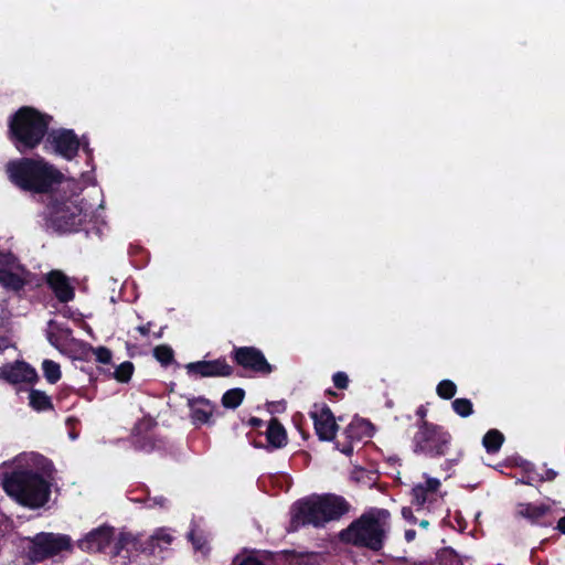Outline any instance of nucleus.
<instances>
[{
  "mask_svg": "<svg viewBox=\"0 0 565 565\" xmlns=\"http://www.w3.org/2000/svg\"><path fill=\"white\" fill-rule=\"evenodd\" d=\"M340 451L347 456H350L353 452V447L351 444H348V445L343 446V448H341Z\"/></svg>",
  "mask_w": 565,
  "mask_h": 565,
  "instance_id": "51",
  "label": "nucleus"
},
{
  "mask_svg": "<svg viewBox=\"0 0 565 565\" xmlns=\"http://www.w3.org/2000/svg\"><path fill=\"white\" fill-rule=\"evenodd\" d=\"M72 550V540L66 534L41 533L36 535L29 556L33 562H42L63 551Z\"/></svg>",
  "mask_w": 565,
  "mask_h": 565,
  "instance_id": "9",
  "label": "nucleus"
},
{
  "mask_svg": "<svg viewBox=\"0 0 565 565\" xmlns=\"http://www.w3.org/2000/svg\"><path fill=\"white\" fill-rule=\"evenodd\" d=\"M113 529L108 526L97 527L87 533L83 539L77 541V546L84 552H103L105 551L113 537Z\"/></svg>",
  "mask_w": 565,
  "mask_h": 565,
  "instance_id": "17",
  "label": "nucleus"
},
{
  "mask_svg": "<svg viewBox=\"0 0 565 565\" xmlns=\"http://www.w3.org/2000/svg\"><path fill=\"white\" fill-rule=\"evenodd\" d=\"M8 180L20 191L51 196L64 180V174L42 157H22L7 162Z\"/></svg>",
  "mask_w": 565,
  "mask_h": 565,
  "instance_id": "1",
  "label": "nucleus"
},
{
  "mask_svg": "<svg viewBox=\"0 0 565 565\" xmlns=\"http://www.w3.org/2000/svg\"><path fill=\"white\" fill-rule=\"evenodd\" d=\"M0 377L10 384H31L38 381V373L29 363L17 361L13 364L2 366Z\"/></svg>",
  "mask_w": 565,
  "mask_h": 565,
  "instance_id": "16",
  "label": "nucleus"
},
{
  "mask_svg": "<svg viewBox=\"0 0 565 565\" xmlns=\"http://www.w3.org/2000/svg\"><path fill=\"white\" fill-rule=\"evenodd\" d=\"M556 529L565 535V515L558 520Z\"/></svg>",
  "mask_w": 565,
  "mask_h": 565,
  "instance_id": "50",
  "label": "nucleus"
},
{
  "mask_svg": "<svg viewBox=\"0 0 565 565\" xmlns=\"http://www.w3.org/2000/svg\"><path fill=\"white\" fill-rule=\"evenodd\" d=\"M371 423L369 420L355 417L344 429L347 438L351 440H361L363 437L370 436L369 430Z\"/></svg>",
  "mask_w": 565,
  "mask_h": 565,
  "instance_id": "20",
  "label": "nucleus"
},
{
  "mask_svg": "<svg viewBox=\"0 0 565 565\" xmlns=\"http://www.w3.org/2000/svg\"><path fill=\"white\" fill-rule=\"evenodd\" d=\"M231 358L236 365L256 374L269 375L274 371V365L256 347H235L231 352Z\"/></svg>",
  "mask_w": 565,
  "mask_h": 565,
  "instance_id": "10",
  "label": "nucleus"
},
{
  "mask_svg": "<svg viewBox=\"0 0 565 565\" xmlns=\"http://www.w3.org/2000/svg\"><path fill=\"white\" fill-rule=\"evenodd\" d=\"M439 487H440V481L438 479H436V478H429V479H427L425 484H423V489L427 493L428 492H436Z\"/></svg>",
  "mask_w": 565,
  "mask_h": 565,
  "instance_id": "37",
  "label": "nucleus"
},
{
  "mask_svg": "<svg viewBox=\"0 0 565 565\" xmlns=\"http://www.w3.org/2000/svg\"><path fill=\"white\" fill-rule=\"evenodd\" d=\"M239 565H265V564L257 557L247 556L239 563Z\"/></svg>",
  "mask_w": 565,
  "mask_h": 565,
  "instance_id": "41",
  "label": "nucleus"
},
{
  "mask_svg": "<svg viewBox=\"0 0 565 565\" xmlns=\"http://www.w3.org/2000/svg\"><path fill=\"white\" fill-rule=\"evenodd\" d=\"M190 409V418L192 424L200 426L211 424L215 405L204 396H192L186 403Z\"/></svg>",
  "mask_w": 565,
  "mask_h": 565,
  "instance_id": "18",
  "label": "nucleus"
},
{
  "mask_svg": "<svg viewBox=\"0 0 565 565\" xmlns=\"http://www.w3.org/2000/svg\"><path fill=\"white\" fill-rule=\"evenodd\" d=\"M81 140H82V146H81V148H82V149H83V151L86 153L87 158H88V159H92V157H93V150L90 149L88 141L86 140V138H85V137H83Z\"/></svg>",
  "mask_w": 565,
  "mask_h": 565,
  "instance_id": "43",
  "label": "nucleus"
},
{
  "mask_svg": "<svg viewBox=\"0 0 565 565\" xmlns=\"http://www.w3.org/2000/svg\"><path fill=\"white\" fill-rule=\"evenodd\" d=\"M326 395H328L330 397H338V396H340L337 392L332 391L331 388H328L326 391Z\"/></svg>",
  "mask_w": 565,
  "mask_h": 565,
  "instance_id": "52",
  "label": "nucleus"
},
{
  "mask_svg": "<svg viewBox=\"0 0 565 565\" xmlns=\"http://www.w3.org/2000/svg\"><path fill=\"white\" fill-rule=\"evenodd\" d=\"M412 494V503L417 505L418 508H423V505L427 501V492L423 489V484H418L415 488H413Z\"/></svg>",
  "mask_w": 565,
  "mask_h": 565,
  "instance_id": "33",
  "label": "nucleus"
},
{
  "mask_svg": "<svg viewBox=\"0 0 565 565\" xmlns=\"http://www.w3.org/2000/svg\"><path fill=\"white\" fill-rule=\"evenodd\" d=\"M402 515L409 523L415 524L417 522V519L415 518L413 510L409 507H404L402 509Z\"/></svg>",
  "mask_w": 565,
  "mask_h": 565,
  "instance_id": "39",
  "label": "nucleus"
},
{
  "mask_svg": "<svg viewBox=\"0 0 565 565\" xmlns=\"http://www.w3.org/2000/svg\"><path fill=\"white\" fill-rule=\"evenodd\" d=\"M439 565H462L460 555L450 546L443 547L437 553Z\"/></svg>",
  "mask_w": 565,
  "mask_h": 565,
  "instance_id": "28",
  "label": "nucleus"
},
{
  "mask_svg": "<svg viewBox=\"0 0 565 565\" xmlns=\"http://www.w3.org/2000/svg\"><path fill=\"white\" fill-rule=\"evenodd\" d=\"M39 217L40 226L45 233L62 236L79 232L86 214L71 196L55 192L47 196Z\"/></svg>",
  "mask_w": 565,
  "mask_h": 565,
  "instance_id": "5",
  "label": "nucleus"
},
{
  "mask_svg": "<svg viewBox=\"0 0 565 565\" xmlns=\"http://www.w3.org/2000/svg\"><path fill=\"white\" fill-rule=\"evenodd\" d=\"M263 433H258L257 436H254L253 433L247 434V438L249 443L255 448H264L267 451H273L276 449L284 448L288 443V436L285 427L279 422L278 418L273 417L267 424V428L264 433L266 438V444H264L260 439Z\"/></svg>",
  "mask_w": 565,
  "mask_h": 565,
  "instance_id": "13",
  "label": "nucleus"
},
{
  "mask_svg": "<svg viewBox=\"0 0 565 565\" xmlns=\"http://www.w3.org/2000/svg\"><path fill=\"white\" fill-rule=\"evenodd\" d=\"M539 475L532 473L530 471L526 472V477L521 480L522 483L533 484V482L539 481Z\"/></svg>",
  "mask_w": 565,
  "mask_h": 565,
  "instance_id": "42",
  "label": "nucleus"
},
{
  "mask_svg": "<svg viewBox=\"0 0 565 565\" xmlns=\"http://www.w3.org/2000/svg\"><path fill=\"white\" fill-rule=\"evenodd\" d=\"M419 526L423 527V529H427L429 526V521L428 520H422L419 522Z\"/></svg>",
  "mask_w": 565,
  "mask_h": 565,
  "instance_id": "53",
  "label": "nucleus"
},
{
  "mask_svg": "<svg viewBox=\"0 0 565 565\" xmlns=\"http://www.w3.org/2000/svg\"><path fill=\"white\" fill-rule=\"evenodd\" d=\"M503 443L504 436L498 429L488 430L482 438V445L488 454L498 452L502 447Z\"/></svg>",
  "mask_w": 565,
  "mask_h": 565,
  "instance_id": "24",
  "label": "nucleus"
},
{
  "mask_svg": "<svg viewBox=\"0 0 565 565\" xmlns=\"http://www.w3.org/2000/svg\"><path fill=\"white\" fill-rule=\"evenodd\" d=\"M436 393L443 399H451L457 393V385L451 380H443L437 384Z\"/></svg>",
  "mask_w": 565,
  "mask_h": 565,
  "instance_id": "31",
  "label": "nucleus"
},
{
  "mask_svg": "<svg viewBox=\"0 0 565 565\" xmlns=\"http://www.w3.org/2000/svg\"><path fill=\"white\" fill-rule=\"evenodd\" d=\"M450 441L451 435L443 426L423 420L414 436V451L430 458L441 457L447 454Z\"/></svg>",
  "mask_w": 565,
  "mask_h": 565,
  "instance_id": "7",
  "label": "nucleus"
},
{
  "mask_svg": "<svg viewBox=\"0 0 565 565\" xmlns=\"http://www.w3.org/2000/svg\"><path fill=\"white\" fill-rule=\"evenodd\" d=\"M333 385L338 390H347L350 383L349 376L345 372L339 371L332 375Z\"/></svg>",
  "mask_w": 565,
  "mask_h": 565,
  "instance_id": "35",
  "label": "nucleus"
},
{
  "mask_svg": "<svg viewBox=\"0 0 565 565\" xmlns=\"http://www.w3.org/2000/svg\"><path fill=\"white\" fill-rule=\"evenodd\" d=\"M29 404L36 412H46L54 408L52 399L43 391L32 388L29 393Z\"/></svg>",
  "mask_w": 565,
  "mask_h": 565,
  "instance_id": "23",
  "label": "nucleus"
},
{
  "mask_svg": "<svg viewBox=\"0 0 565 565\" xmlns=\"http://www.w3.org/2000/svg\"><path fill=\"white\" fill-rule=\"evenodd\" d=\"M416 415L420 418V423L423 420H426L425 417L427 415V409L424 405H420L417 409H416Z\"/></svg>",
  "mask_w": 565,
  "mask_h": 565,
  "instance_id": "47",
  "label": "nucleus"
},
{
  "mask_svg": "<svg viewBox=\"0 0 565 565\" xmlns=\"http://www.w3.org/2000/svg\"><path fill=\"white\" fill-rule=\"evenodd\" d=\"M415 536H416V531L415 530L409 529V530L405 531V540L407 542L414 541Z\"/></svg>",
  "mask_w": 565,
  "mask_h": 565,
  "instance_id": "48",
  "label": "nucleus"
},
{
  "mask_svg": "<svg viewBox=\"0 0 565 565\" xmlns=\"http://www.w3.org/2000/svg\"><path fill=\"white\" fill-rule=\"evenodd\" d=\"M125 545V537L121 536L119 541L115 544V554L118 555L120 553V550L124 548Z\"/></svg>",
  "mask_w": 565,
  "mask_h": 565,
  "instance_id": "49",
  "label": "nucleus"
},
{
  "mask_svg": "<svg viewBox=\"0 0 565 565\" xmlns=\"http://www.w3.org/2000/svg\"><path fill=\"white\" fill-rule=\"evenodd\" d=\"M11 345V340L7 335L0 334V352H3Z\"/></svg>",
  "mask_w": 565,
  "mask_h": 565,
  "instance_id": "44",
  "label": "nucleus"
},
{
  "mask_svg": "<svg viewBox=\"0 0 565 565\" xmlns=\"http://www.w3.org/2000/svg\"><path fill=\"white\" fill-rule=\"evenodd\" d=\"M158 423L150 416H145L135 424L131 430V444L136 450L151 452L163 448L164 441L153 433Z\"/></svg>",
  "mask_w": 565,
  "mask_h": 565,
  "instance_id": "11",
  "label": "nucleus"
},
{
  "mask_svg": "<svg viewBox=\"0 0 565 565\" xmlns=\"http://www.w3.org/2000/svg\"><path fill=\"white\" fill-rule=\"evenodd\" d=\"M189 539L190 541L192 542L193 544V547L196 550V551H202L203 547H204V544H205V541L202 540V537H196L194 532H190L189 533Z\"/></svg>",
  "mask_w": 565,
  "mask_h": 565,
  "instance_id": "38",
  "label": "nucleus"
},
{
  "mask_svg": "<svg viewBox=\"0 0 565 565\" xmlns=\"http://www.w3.org/2000/svg\"><path fill=\"white\" fill-rule=\"evenodd\" d=\"M146 503L148 508L159 507L166 508L168 503V499L163 495L150 497L148 495L146 499Z\"/></svg>",
  "mask_w": 565,
  "mask_h": 565,
  "instance_id": "36",
  "label": "nucleus"
},
{
  "mask_svg": "<svg viewBox=\"0 0 565 565\" xmlns=\"http://www.w3.org/2000/svg\"><path fill=\"white\" fill-rule=\"evenodd\" d=\"M88 375H89V382H90V383H94V382L97 380V377H96V376H94V373H93V372H88Z\"/></svg>",
  "mask_w": 565,
  "mask_h": 565,
  "instance_id": "54",
  "label": "nucleus"
},
{
  "mask_svg": "<svg viewBox=\"0 0 565 565\" xmlns=\"http://www.w3.org/2000/svg\"><path fill=\"white\" fill-rule=\"evenodd\" d=\"M82 146V140L73 129L58 128L47 132L44 141V150L72 161Z\"/></svg>",
  "mask_w": 565,
  "mask_h": 565,
  "instance_id": "8",
  "label": "nucleus"
},
{
  "mask_svg": "<svg viewBox=\"0 0 565 565\" xmlns=\"http://www.w3.org/2000/svg\"><path fill=\"white\" fill-rule=\"evenodd\" d=\"M151 322H147L146 324L137 327V331L143 335L147 337L150 333Z\"/></svg>",
  "mask_w": 565,
  "mask_h": 565,
  "instance_id": "46",
  "label": "nucleus"
},
{
  "mask_svg": "<svg viewBox=\"0 0 565 565\" xmlns=\"http://www.w3.org/2000/svg\"><path fill=\"white\" fill-rule=\"evenodd\" d=\"M98 373H104L108 377H114L119 383H128L135 371V365L130 361H125L119 364L114 372L106 371L103 367H97Z\"/></svg>",
  "mask_w": 565,
  "mask_h": 565,
  "instance_id": "22",
  "label": "nucleus"
},
{
  "mask_svg": "<svg viewBox=\"0 0 565 565\" xmlns=\"http://www.w3.org/2000/svg\"><path fill=\"white\" fill-rule=\"evenodd\" d=\"M454 412L460 417H468L473 413V404L469 398H456L451 403Z\"/></svg>",
  "mask_w": 565,
  "mask_h": 565,
  "instance_id": "30",
  "label": "nucleus"
},
{
  "mask_svg": "<svg viewBox=\"0 0 565 565\" xmlns=\"http://www.w3.org/2000/svg\"><path fill=\"white\" fill-rule=\"evenodd\" d=\"M185 369L189 375L200 377H230L234 374V367L223 356L211 361L191 362L185 365Z\"/></svg>",
  "mask_w": 565,
  "mask_h": 565,
  "instance_id": "15",
  "label": "nucleus"
},
{
  "mask_svg": "<svg viewBox=\"0 0 565 565\" xmlns=\"http://www.w3.org/2000/svg\"><path fill=\"white\" fill-rule=\"evenodd\" d=\"M245 398V391L241 387L227 390L221 398L223 407L228 409L237 408Z\"/></svg>",
  "mask_w": 565,
  "mask_h": 565,
  "instance_id": "25",
  "label": "nucleus"
},
{
  "mask_svg": "<svg viewBox=\"0 0 565 565\" xmlns=\"http://www.w3.org/2000/svg\"><path fill=\"white\" fill-rule=\"evenodd\" d=\"M43 282L61 303H67L75 298V287L71 278L61 269H52L42 277Z\"/></svg>",
  "mask_w": 565,
  "mask_h": 565,
  "instance_id": "14",
  "label": "nucleus"
},
{
  "mask_svg": "<svg viewBox=\"0 0 565 565\" xmlns=\"http://www.w3.org/2000/svg\"><path fill=\"white\" fill-rule=\"evenodd\" d=\"M551 512L548 504L541 503L539 505L532 503H519L516 507V516L526 519L531 524L547 525L541 520Z\"/></svg>",
  "mask_w": 565,
  "mask_h": 565,
  "instance_id": "19",
  "label": "nucleus"
},
{
  "mask_svg": "<svg viewBox=\"0 0 565 565\" xmlns=\"http://www.w3.org/2000/svg\"><path fill=\"white\" fill-rule=\"evenodd\" d=\"M0 284L8 290L19 292L23 290L26 281L11 269H0Z\"/></svg>",
  "mask_w": 565,
  "mask_h": 565,
  "instance_id": "21",
  "label": "nucleus"
},
{
  "mask_svg": "<svg viewBox=\"0 0 565 565\" xmlns=\"http://www.w3.org/2000/svg\"><path fill=\"white\" fill-rule=\"evenodd\" d=\"M390 512L385 509H372L364 512L339 534L341 542L355 547L380 552L384 547L386 531L384 522Z\"/></svg>",
  "mask_w": 565,
  "mask_h": 565,
  "instance_id": "6",
  "label": "nucleus"
},
{
  "mask_svg": "<svg viewBox=\"0 0 565 565\" xmlns=\"http://www.w3.org/2000/svg\"><path fill=\"white\" fill-rule=\"evenodd\" d=\"M248 425L253 428H260L264 426V420L258 417H250L248 419Z\"/></svg>",
  "mask_w": 565,
  "mask_h": 565,
  "instance_id": "45",
  "label": "nucleus"
},
{
  "mask_svg": "<svg viewBox=\"0 0 565 565\" xmlns=\"http://www.w3.org/2000/svg\"><path fill=\"white\" fill-rule=\"evenodd\" d=\"M2 488L17 503L33 510L44 507L51 497V482L40 471L22 466L4 473Z\"/></svg>",
  "mask_w": 565,
  "mask_h": 565,
  "instance_id": "3",
  "label": "nucleus"
},
{
  "mask_svg": "<svg viewBox=\"0 0 565 565\" xmlns=\"http://www.w3.org/2000/svg\"><path fill=\"white\" fill-rule=\"evenodd\" d=\"M153 356L162 366H169L174 361V352L171 347L161 344L153 349Z\"/></svg>",
  "mask_w": 565,
  "mask_h": 565,
  "instance_id": "29",
  "label": "nucleus"
},
{
  "mask_svg": "<svg viewBox=\"0 0 565 565\" xmlns=\"http://www.w3.org/2000/svg\"><path fill=\"white\" fill-rule=\"evenodd\" d=\"M557 476V472L553 469H547L543 476L539 475V482L553 481Z\"/></svg>",
  "mask_w": 565,
  "mask_h": 565,
  "instance_id": "40",
  "label": "nucleus"
},
{
  "mask_svg": "<svg viewBox=\"0 0 565 565\" xmlns=\"http://www.w3.org/2000/svg\"><path fill=\"white\" fill-rule=\"evenodd\" d=\"M350 503L341 495L312 494L297 500L291 505L290 523L295 529L300 526L324 527L327 523L340 520L350 511Z\"/></svg>",
  "mask_w": 565,
  "mask_h": 565,
  "instance_id": "2",
  "label": "nucleus"
},
{
  "mask_svg": "<svg viewBox=\"0 0 565 565\" xmlns=\"http://www.w3.org/2000/svg\"><path fill=\"white\" fill-rule=\"evenodd\" d=\"M52 119L32 106H22L8 119V139L20 153L32 151L45 141Z\"/></svg>",
  "mask_w": 565,
  "mask_h": 565,
  "instance_id": "4",
  "label": "nucleus"
},
{
  "mask_svg": "<svg viewBox=\"0 0 565 565\" xmlns=\"http://www.w3.org/2000/svg\"><path fill=\"white\" fill-rule=\"evenodd\" d=\"M173 542V536L164 530L157 531L148 542V546L151 553H154L156 548L160 551L166 550Z\"/></svg>",
  "mask_w": 565,
  "mask_h": 565,
  "instance_id": "26",
  "label": "nucleus"
},
{
  "mask_svg": "<svg viewBox=\"0 0 565 565\" xmlns=\"http://www.w3.org/2000/svg\"><path fill=\"white\" fill-rule=\"evenodd\" d=\"M18 262L17 256L11 252H0V269H10Z\"/></svg>",
  "mask_w": 565,
  "mask_h": 565,
  "instance_id": "34",
  "label": "nucleus"
},
{
  "mask_svg": "<svg viewBox=\"0 0 565 565\" xmlns=\"http://www.w3.org/2000/svg\"><path fill=\"white\" fill-rule=\"evenodd\" d=\"M96 356V361L102 364H109L111 362L113 353L106 347L90 348Z\"/></svg>",
  "mask_w": 565,
  "mask_h": 565,
  "instance_id": "32",
  "label": "nucleus"
},
{
  "mask_svg": "<svg viewBox=\"0 0 565 565\" xmlns=\"http://www.w3.org/2000/svg\"><path fill=\"white\" fill-rule=\"evenodd\" d=\"M42 370L44 377L50 384H55L62 376L60 364L53 360H44L42 363Z\"/></svg>",
  "mask_w": 565,
  "mask_h": 565,
  "instance_id": "27",
  "label": "nucleus"
},
{
  "mask_svg": "<svg viewBox=\"0 0 565 565\" xmlns=\"http://www.w3.org/2000/svg\"><path fill=\"white\" fill-rule=\"evenodd\" d=\"M309 416L313 422L316 434L321 441H332L339 426L334 414L326 403H315Z\"/></svg>",
  "mask_w": 565,
  "mask_h": 565,
  "instance_id": "12",
  "label": "nucleus"
}]
</instances>
